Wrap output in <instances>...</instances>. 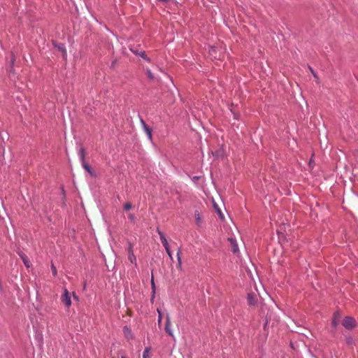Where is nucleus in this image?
Wrapping results in <instances>:
<instances>
[{
    "mask_svg": "<svg viewBox=\"0 0 358 358\" xmlns=\"http://www.w3.org/2000/svg\"><path fill=\"white\" fill-rule=\"evenodd\" d=\"M61 301L66 308H69L71 305L70 293L66 288L64 289L63 294L61 296Z\"/></svg>",
    "mask_w": 358,
    "mask_h": 358,
    "instance_id": "f257e3e1",
    "label": "nucleus"
},
{
    "mask_svg": "<svg viewBox=\"0 0 358 358\" xmlns=\"http://www.w3.org/2000/svg\"><path fill=\"white\" fill-rule=\"evenodd\" d=\"M342 324L348 329H351L353 327H355L356 321L354 318L351 317H346L343 322Z\"/></svg>",
    "mask_w": 358,
    "mask_h": 358,
    "instance_id": "f03ea898",
    "label": "nucleus"
},
{
    "mask_svg": "<svg viewBox=\"0 0 358 358\" xmlns=\"http://www.w3.org/2000/svg\"><path fill=\"white\" fill-rule=\"evenodd\" d=\"M171 318L169 315H166V324H165V331L171 337H173V333L171 330Z\"/></svg>",
    "mask_w": 358,
    "mask_h": 358,
    "instance_id": "7ed1b4c3",
    "label": "nucleus"
},
{
    "mask_svg": "<svg viewBox=\"0 0 358 358\" xmlns=\"http://www.w3.org/2000/svg\"><path fill=\"white\" fill-rule=\"evenodd\" d=\"M140 122L141 123V125H142V127L143 128V130L145 132V134H147L148 136V138H149V140H152V129L148 127V126L145 124V121L141 118L140 120Z\"/></svg>",
    "mask_w": 358,
    "mask_h": 358,
    "instance_id": "20e7f679",
    "label": "nucleus"
},
{
    "mask_svg": "<svg viewBox=\"0 0 358 358\" xmlns=\"http://www.w3.org/2000/svg\"><path fill=\"white\" fill-rule=\"evenodd\" d=\"M131 50L136 55H138L140 57H141L142 58H143L144 59H145L146 61H148V62H150V59L149 57H147L146 54H145V52L144 50H133V49H131Z\"/></svg>",
    "mask_w": 358,
    "mask_h": 358,
    "instance_id": "39448f33",
    "label": "nucleus"
},
{
    "mask_svg": "<svg viewBox=\"0 0 358 358\" xmlns=\"http://www.w3.org/2000/svg\"><path fill=\"white\" fill-rule=\"evenodd\" d=\"M257 298L256 296L253 294H248V302L250 306H254L256 303Z\"/></svg>",
    "mask_w": 358,
    "mask_h": 358,
    "instance_id": "423d86ee",
    "label": "nucleus"
},
{
    "mask_svg": "<svg viewBox=\"0 0 358 358\" xmlns=\"http://www.w3.org/2000/svg\"><path fill=\"white\" fill-rule=\"evenodd\" d=\"M229 241L231 243V247L232 252L234 253L238 252V245H237L236 243L235 242V241L233 238H229Z\"/></svg>",
    "mask_w": 358,
    "mask_h": 358,
    "instance_id": "0eeeda50",
    "label": "nucleus"
},
{
    "mask_svg": "<svg viewBox=\"0 0 358 358\" xmlns=\"http://www.w3.org/2000/svg\"><path fill=\"white\" fill-rule=\"evenodd\" d=\"M128 254V259L131 264H134L136 266H137L136 263V257L134 252L127 253Z\"/></svg>",
    "mask_w": 358,
    "mask_h": 358,
    "instance_id": "6e6552de",
    "label": "nucleus"
},
{
    "mask_svg": "<svg viewBox=\"0 0 358 358\" xmlns=\"http://www.w3.org/2000/svg\"><path fill=\"white\" fill-rule=\"evenodd\" d=\"M83 166L91 176L95 175L94 171L91 169L90 165L87 164L86 162H83Z\"/></svg>",
    "mask_w": 358,
    "mask_h": 358,
    "instance_id": "1a4fd4ad",
    "label": "nucleus"
},
{
    "mask_svg": "<svg viewBox=\"0 0 358 358\" xmlns=\"http://www.w3.org/2000/svg\"><path fill=\"white\" fill-rule=\"evenodd\" d=\"M177 259H178V265L177 267L179 269L182 268V260H181V250L179 249L177 252Z\"/></svg>",
    "mask_w": 358,
    "mask_h": 358,
    "instance_id": "9d476101",
    "label": "nucleus"
},
{
    "mask_svg": "<svg viewBox=\"0 0 358 358\" xmlns=\"http://www.w3.org/2000/svg\"><path fill=\"white\" fill-rule=\"evenodd\" d=\"M194 218L196 222V224L199 225L201 223V215L198 210L194 212Z\"/></svg>",
    "mask_w": 358,
    "mask_h": 358,
    "instance_id": "9b49d317",
    "label": "nucleus"
},
{
    "mask_svg": "<svg viewBox=\"0 0 358 358\" xmlns=\"http://www.w3.org/2000/svg\"><path fill=\"white\" fill-rule=\"evenodd\" d=\"M150 355V348H146L143 352V358H149Z\"/></svg>",
    "mask_w": 358,
    "mask_h": 358,
    "instance_id": "f8f14e48",
    "label": "nucleus"
},
{
    "mask_svg": "<svg viewBox=\"0 0 358 358\" xmlns=\"http://www.w3.org/2000/svg\"><path fill=\"white\" fill-rule=\"evenodd\" d=\"M213 206H214L215 209L216 210L217 214L219 215L221 219H223L224 218V215H223L221 210L218 208V206L215 203H213Z\"/></svg>",
    "mask_w": 358,
    "mask_h": 358,
    "instance_id": "ddd939ff",
    "label": "nucleus"
},
{
    "mask_svg": "<svg viewBox=\"0 0 358 358\" xmlns=\"http://www.w3.org/2000/svg\"><path fill=\"white\" fill-rule=\"evenodd\" d=\"M209 53L215 59L217 58V55H216V48H215L211 47L209 50Z\"/></svg>",
    "mask_w": 358,
    "mask_h": 358,
    "instance_id": "4468645a",
    "label": "nucleus"
},
{
    "mask_svg": "<svg viewBox=\"0 0 358 358\" xmlns=\"http://www.w3.org/2000/svg\"><path fill=\"white\" fill-rule=\"evenodd\" d=\"M80 157L81 159L82 162H85V149L83 148H81L80 149Z\"/></svg>",
    "mask_w": 358,
    "mask_h": 358,
    "instance_id": "2eb2a0df",
    "label": "nucleus"
},
{
    "mask_svg": "<svg viewBox=\"0 0 358 358\" xmlns=\"http://www.w3.org/2000/svg\"><path fill=\"white\" fill-rule=\"evenodd\" d=\"M339 314L338 313H334V319H333V325L336 327L338 323V318H339Z\"/></svg>",
    "mask_w": 358,
    "mask_h": 358,
    "instance_id": "dca6fc26",
    "label": "nucleus"
},
{
    "mask_svg": "<svg viewBox=\"0 0 358 358\" xmlns=\"http://www.w3.org/2000/svg\"><path fill=\"white\" fill-rule=\"evenodd\" d=\"M146 74H147V76L148 78L150 79V80H154L155 79V76L154 74L152 73V71H150V69H146Z\"/></svg>",
    "mask_w": 358,
    "mask_h": 358,
    "instance_id": "f3484780",
    "label": "nucleus"
},
{
    "mask_svg": "<svg viewBox=\"0 0 358 358\" xmlns=\"http://www.w3.org/2000/svg\"><path fill=\"white\" fill-rule=\"evenodd\" d=\"M134 244L131 242L128 243V248L127 249V253L134 252L133 251Z\"/></svg>",
    "mask_w": 358,
    "mask_h": 358,
    "instance_id": "a211bd4d",
    "label": "nucleus"
},
{
    "mask_svg": "<svg viewBox=\"0 0 358 358\" xmlns=\"http://www.w3.org/2000/svg\"><path fill=\"white\" fill-rule=\"evenodd\" d=\"M132 207V205L130 202H127L124 205V210L127 211L129 210Z\"/></svg>",
    "mask_w": 358,
    "mask_h": 358,
    "instance_id": "6ab92c4d",
    "label": "nucleus"
},
{
    "mask_svg": "<svg viewBox=\"0 0 358 358\" xmlns=\"http://www.w3.org/2000/svg\"><path fill=\"white\" fill-rule=\"evenodd\" d=\"M160 240H161L163 246L164 247V248L169 247V243H168L166 237H164V239H160Z\"/></svg>",
    "mask_w": 358,
    "mask_h": 358,
    "instance_id": "aec40b11",
    "label": "nucleus"
},
{
    "mask_svg": "<svg viewBox=\"0 0 358 358\" xmlns=\"http://www.w3.org/2000/svg\"><path fill=\"white\" fill-rule=\"evenodd\" d=\"M165 250H166V252L167 255H169V257L170 259H171V261H173V258L172 253H171V250H170V248H169V247L166 248H165Z\"/></svg>",
    "mask_w": 358,
    "mask_h": 358,
    "instance_id": "412c9836",
    "label": "nucleus"
},
{
    "mask_svg": "<svg viewBox=\"0 0 358 358\" xmlns=\"http://www.w3.org/2000/svg\"><path fill=\"white\" fill-rule=\"evenodd\" d=\"M22 258L23 262H24V265L26 266V267L29 268L30 266V264H29L28 259L25 257H22Z\"/></svg>",
    "mask_w": 358,
    "mask_h": 358,
    "instance_id": "4be33fe9",
    "label": "nucleus"
},
{
    "mask_svg": "<svg viewBox=\"0 0 358 358\" xmlns=\"http://www.w3.org/2000/svg\"><path fill=\"white\" fill-rule=\"evenodd\" d=\"M157 312H158V324L160 325L161 324V322H162V313L161 311L157 309Z\"/></svg>",
    "mask_w": 358,
    "mask_h": 358,
    "instance_id": "5701e85b",
    "label": "nucleus"
},
{
    "mask_svg": "<svg viewBox=\"0 0 358 358\" xmlns=\"http://www.w3.org/2000/svg\"><path fill=\"white\" fill-rule=\"evenodd\" d=\"M51 270H52V274L54 276H56L57 274V268L56 267L54 266V264H52L51 266Z\"/></svg>",
    "mask_w": 358,
    "mask_h": 358,
    "instance_id": "b1692460",
    "label": "nucleus"
},
{
    "mask_svg": "<svg viewBox=\"0 0 358 358\" xmlns=\"http://www.w3.org/2000/svg\"><path fill=\"white\" fill-rule=\"evenodd\" d=\"M151 285H152V292H155V282H154V278H153V276H152V279H151Z\"/></svg>",
    "mask_w": 358,
    "mask_h": 358,
    "instance_id": "393cba45",
    "label": "nucleus"
},
{
    "mask_svg": "<svg viewBox=\"0 0 358 358\" xmlns=\"http://www.w3.org/2000/svg\"><path fill=\"white\" fill-rule=\"evenodd\" d=\"M157 231H158V234L159 235L160 239H164V238L165 237L164 234L161 231H159V229L157 230Z\"/></svg>",
    "mask_w": 358,
    "mask_h": 358,
    "instance_id": "a878e982",
    "label": "nucleus"
},
{
    "mask_svg": "<svg viewBox=\"0 0 358 358\" xmlns=\"http://www.w3.org/2000/svg\"><path fill=\"white\" fill-rule=\"evenodd\" d=\"M59 49L63 52L64 55H66V50L64 48L63 45L59 46Z\"/></svg>",
    "mask_w": 358,
    "mask_h": 358,
    "instance_id": "bb28decb",
    "label": "nucleus"
},
{
    "mask_svg": "<svg viewBox=\"0 0 358 358\" xmlns=\"http://www.w3.org/2000/svg\"><path fill=\"white\" fill-rule=\"evenodd\" d=\"M128 217H129V218L131 220H132V221H133V220H134V218H135V217H134V215L133 214H129V215H128Z\"/></svg>",
    "mask_w": 358,
    "mask_h": 358,
    "instance_id": "cd10ccee",
    "label": "nucleus"
},
{
    "mask_svg": "<svg viewBox=\"0 0 358 358\" xmlns=\"http://www.w3.org/2000/svg\"><path fill=\"white\" fill-rule=\"evenodd\" d=\"M309 69H310V72H312V73L314 75V76H315V72H314V71L311 69V67H310V66H309Z\"/></svg>",
    "mask_w": 358,
    "mask_h": 358,
    "instance_id": "c85d7f7f",
    "label": "nucleus"
},
{
    "mask_svg": "<svg viewBox=\"0 0 358 358\" xmlns=\"http://www.w3.org/2000/svg\"><path fill=\"white\" fill-rule=\"evenodd\" d=\"M216 155L218 157V156H220V155H221V154H220L219 152H217V153L216 154Z\"/></svg>",
    "mask_w": 358,
    "mask_h": 358,
    "instance_id": "c756f323",
    "label": "nucleus"
},
{
    "mask_svg": "<svg viewBox=\"0 0 358 358\" xmlns=\"http://www.w3.org/2000/svg\"><path fill=\"white\" fill-rule=\"evenodd\" d=\"M73 297H74L75 299H77V296H76L74 294H73Z\"/></svg>",
    "mask_w": 358,
    "mask_h": 358,
    "instance_id": "7c9ffc66",
    "label": "nucleus"
},
{
    "mask_svg": "<svg viewBox=\"0 0 358 358\" xmlns=\"http://www.w3.org/2000/svg\"><path fill=\"white\" fill-rule=\"evenodd\" d=\"M122 358H124V357H122Z\"/></svg>",
    "mask_w": 358,
    "mask_h": 358,
    "instance_id": "2f4dec72",
    "label": "nucleus"
}]
</instances>
